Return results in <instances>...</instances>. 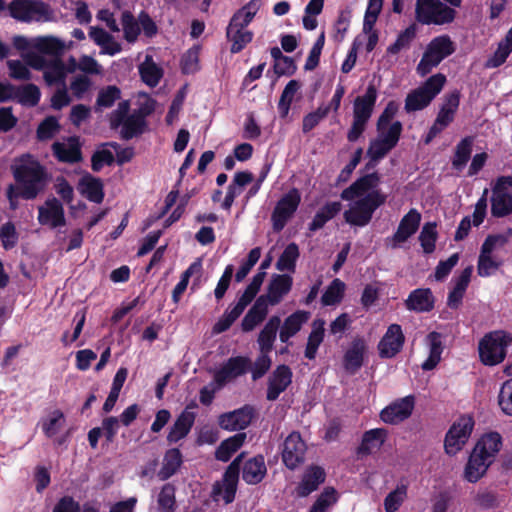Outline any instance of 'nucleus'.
<instances>
[{"instance_id":"48","label":"nucleus","mask_w":512,"mask_h":512,"mask_svg":"<svg viewBox=\"0 0 512 512\" xmlns=\"http://www.w3.org/2000/svg\"><path fill=\"white\" fill-rule=\"evenodd\" d=\"M32 46L40 53L58 55L63 51L64 44L53 36H39L33 40Z\"/></svg>"},{"instance_id":"56","label":"nucleus","mask_w":512,"mask_h":512,"mask_svg":"<svg viewBox=\"0 0 512 512\" xmlns=\"http://www.w3.org/2000/svg\"><path fill=\"white\" fill-rule=\"evenodd\" d=\"M407 489V485L401 483L385 497L384 508L386 512H396L400 508L407 496Z\"/></svg>"},{"instance_id":"49","label":"nucleus","mask_w":512,"mask_h":512,"mask_svg":"<svg viewBox=\"0 0 512 512\" xmlns=\"http://www.w3.org/2000/svg\"><path fill=\"white\" fill-rule=\"evenodd\" d=\"M13 97L21 104L33 107L39 103L41 92L38 86L29 83L15 89Z\"/></svg>"},{"instance_id":"37","label":"nucleus","mask_w":512,"mask_h":512,"mask_svg":"<svg viewBox=\"0 0 512 512\" xmlns=\"http://www.w3.org/2000/svg\"><path fill=\"white\" fill-rule=\"evenodd\" d=\"M388 432L384 428H374L364 432L358 447L359 455H369L374 449H379L385 442Z\"/></svg>"},{"instance_id":"38","label":"nucleus","mask_w":512,"mask_h":512,"mask_svg":"<svg viewBox=\"0 0 512 512\" xmlns=\"http://www.w3.org/2000/svg\"><path fill=\"white\" fill-rule=\"evenodd\" d=\"M342 209V204L338 201L328 202L322 206L315 214L314 218L308 225L311 232H315L325 226V224L333 219Z\"/></svg>"},{"instance_id":"21","label":"nucleus","mask_w":512,"mask_h":512,"mask_svg":"<svg viewBox=\"0 0 512 512\" xmlns=\"http://www.w3.org/2000/svg\"><path fill=\"white\" fill-rule=\"evenodd\" d=\"M292 370L288 365H278L268 379L266 399L275 401L292 382Z\"/></svg>"},{"instance_id":"8","label":"nucleus","mask_w":512,"mask_h":512,"mask_svg":"<svg viewBox=\"0 0 512 512\" xmlns=\"http://www.w3.org/2000/svg\"><path fill=\"white\" fill-rule=\"evenodd\" d=\"M474 424V419L470 415H463L452 424L444 439V449L448 455H456L462 450L470 438Z\"/></svg>"},{"instance_id":"5","label":"nucleus","mask_w":512,"mask_h":512,"mask_svg":"<svg viewBox=\"0 0 512 512\" xmlns=\"http://www.w3.org/2000/svg\"><path fill=\"white\" fill-rule=\"evenodd\" d=\"M377 95L375 85L369 84L365 93L354 100L353 122L347 133V140L349 142H356L364 133L367 123L372 116Z\"/></svg>"},{"instance_id":"12","label":"nucleus","mask_w":512,"mask_h":512,"mask_svg":"<svg viewBox=\"0 0 512 512\" xmlns=\"http://www.w3.org/2000/svg\"><path fill=\"white\" fill-rule=\"evenodd\" d=\"M307 445L299 432L293 431L283 442L282 461L289 470H295L305 461Z\"/></svg>"},{"instance_id":"15","label":"nucleus","mask_w":512,"mask_h":512,"mask_svg":"<svg viewBox=\"0 0 512 512\" xmlns=\"http://www.w3.org/2000/svg\"><path fill=\"white\" fill-rule=\"evenodd\" d=\"M255 415V408L252 405L245 404L241 408L221 414L218 418V424L227 431L244 430L251 424Z\"/></svg>"},{"instance_id":"2","label":"nucleus","mask_w":512,"mask_h":512,"mask_svg":"<svg viewBox=\"0 0 512 512\" xmlns=\"http://www.w3.org/2000/svg\"><path fill=\"white\" fill-rule=\"evenodd\" d=\"M13 176L25 200L35 199L49 182L46 168L30 154L23 155L20 163L13 167Z\"/></svg>"},{"instance_id":"11","label":"nucleus","mask_w":512,"mask_h":512,"mask_svg":"<svg viewBox=\"0 0 512 512\" xmlns=\"http://www.w3.org/2000/svg\"><path fill=\"white\" fill-rule=\"evenodd\" d=\"M507 187H512V177L500 176L491 197V213L496 218L506 217L512 213V195L506 191Z\"/></svg>"},{"instance_id":"63","label":"nucleus","mask_w":512,"mask_h":512,"mask_svg":"<svg viewBox=\"0 0 512 512\" xmlns=\"http://www.w3.org/2000/svg\"><path fill=\"white\" fill-rule=\"evenodd\" d=\"M270 352H260L253 365L251 364L252 379L254 381L262 378L271 368L272 360Z\"/></svg>"},{"instance_id":"60","label":"nucleus","mask_w":512,"mask_h":512,"mask_svg":"<svg viewBox=\"0 0 512 512\" xmlns=\"http://www.w3.org/2000/svg\"><path fill=\"white\" fill-rule=\"evenodd\" d=\"M0 240L3 248L7 251L17 245L19 234L13 222L8 221L0 227Z\"/></svg>"},{"instance_id":"35","label":"nucleus","mask_w":512,"mask_h":512,"mask_svg":"<svg viewBox=\"0 0 512 512\" xmlns=\"http://www.w3.org/2000/svg\"><path fill=\"white\" fill-rule=\"evenodd\" d=\"M325 336V320L316 318L311 324V332L309 333L304 355L309 360H314L317 355L319 346Z\"/></svg>"},{"instance_id":"16","label":"nucleus","mask_w":512,"mask_h":512,"mask_svg":"<svg viewBox=\"0 0 512 512\" xmlns=\"http://www.w3.org/2000/svg\"><path fill=\"white\" fill-rule=\"evenodd\" d=\"M415 407V397L408 395L396 399L380 412V419L387 424H398L408 419Z\"/></svg>"},{"instance_id":"43","label":"nucleus","mask_w":512,"mask_h":512,"mask_svg":"<svg viewBox=\"0 0 512 512\" xmlns=\"http://www.w3.org/2000/svg\"><path fill=\"white\" fill-rule=\"evenodd\" d=\"M473 143L474 138L472 136H466L456 145L451 161L452 167L455 170L461 171L466 166L472 154Z\"/></svg>"},{"instance_id":"46","label":"nucleus","mask_w":512,"mask_h":512,"mask_svg":"<svg viewBox=\"0 0 512 512\" xmlns=\"http://www.w3.org/2000/svg\"><path fill=\"white\" fill-rule=\"evenodd\" d=\"M300 88V81L295 79L290 80L284 87L278 102V110L282 118L287 117L291 108V104L294 100V96L300 90Z\"/></svg>"},{"instance_id":"26","label":"nucleus","mask_w":512,"mask_h":512,"mask_svg":"<svg viewBox=\"0 0 512 512\" xmlns=\"http://www.w3.org/2000/svg\"><path fill=\"white\" fill-rule=\"evenodd\" d=\"M366 350L367 345L362 337L352 340L343 357V367L348 373L355 374L363 366Z\"/></svg>"},{"instance_id":"33","label":"nucleus","mask_w":512,"mask_h":512,"mask_svg":"<svg viewBox=\"0 0 512 512\" xmlns=\"http://www.w3.org/2000/svg\"><path fill=\"white\" fill-rule=\"evenodd\" d=\"M183 464V455L179 448H170L165 451L162 467L157 473L161 481H166L174 476Z\"/></svg>"},{"instance_id":"31","label":"nucleus","mask_w":512,"mask_h":512,"mask_svg":"<svg viewBox=\"0 0 512 512\" xmlns=\"http://www.w3.org/2000/svg\"><path fill=\"white\" fill-rule=\"evenodd\" d=\"M269 304L265 302L264 297H258L252 307L248 310L241 322L243 332L252 331L257 325L262 323L268 314Z\"/></svg>"},{"instance_id":"54","label":"nucleus","mask_w":512,"mask_h":512,"mask_svg":"<svg viewBox=\"0 0 512 512\" xmlns=\"http://www.w3.org/2000/svg\"><path fill=\"white\" fill-rule=\"evenodd\" d=\"M415 37L416 26L415 24H411L405 30L399 33L393 44L388 46L387 53L391 55H396L401 50L409 48L411 42L414 40Z\"/></svg>"},{"instance_id":"44","label":"nucleus","mask_w":512,"mask_h":512,"mask_svg":"<svg viewBox=\"0 0 512 512\" xmlns=\"http://www.w3.org/2000/svg\"><path fill=\"white\" fill-rule=\"evenodd\" d=\"M426 48L441 61L455 52L454 43L448 35L433 38Z\"/></svg>"},{"instance_id":"4","label":"nucleus","mask_w":512,"mask_h":512,"mask_svg":"<svg viewBox=\"0 0 512 512\" xmlns=\"http://www.w3.org/2000/svg\"><path fill=\"white\" fill-rule=\"evenodd\" d=\"M512 345V334L506 330H493L479 341L480 361L486 366H496L507 356V348Z\"/></svg>"},{"instance_id":"24","label":"nucleus","mask_w":512,"mask_h":512,"mask_svg":"<svg viewBox=\"0 0 512 512\" xmlns=\"http://www.w3.org/2000/svg\"><path fill=\"white\" fill-rule=\"evenodd\" d=\"M404 304L409 311L426 313L434 309L435 297L430 288H417L410 292Z\"/></svg>"},{"instance_id":"45","label":"nucleus","mask_w":512,"mask_h":512,"mask_svg":"<svg viewBox=\"0 0 512 512\" xmlns=\"http://www.w3.org/2000/svg\"><path fill=\"white\" fill-rule=\"evenodd\" d=\"M345 288V283L339 278L332 280L321 296L322 305L334 306L339 304L343 300Z\"/></svg>"},{"instance_id":"17","label":"nucleus","mask_w":512,"mask_h":512,"mask_svg":"<svg viewBox=\"0 0 512 512\" xmlns=\"http://www.w3.org/2000/svg\"><path fill=\"white\" fill-rule=\"evenodd\" d=\"M404 343L405 335L401 325H389L377 346L380 358L390 359L395 357L402 350Z\"/></svg>"},{"instance_id":"23","label":"nucleus","mask_w":512,"mask_h":512,"mask_svg":"<svg viewBox=\"0 0 512 512\" xmlns=\"http://www.w3.org/2000/svg\"><path fill=\"white\" fill-rule=\"evenodd\" d=\"M292 285L293 279L290 275L275 274L267 287V293L259 297H264L265 302L269 305H277L290 292Z\"/></svg>"},{"instance_id":"9","label":"nucleus","mask_w":512,"mask_h":512,"mask_svg":"<svg viewBox=\"0 0 512 512\" xmlns=\"http://www.w3.org/2000/svg\"><path fill=\"white\" fill-rule=\"evenodd\" d=\"M301 202V195L297 188L290 189L276 203L272 214L271 222L274 232H281L288 221L297 211Z\"/></svg>"},{"instance_id":"62","label":"nucleus","mask_w":512,"mask_h":512,"mask_svg":"<svg viewBox=\"0 0 512 512\" xmlns=\"http://www.w3.org/2000/svg\"><path fill=\"white\" fill-rule=\"evenodd\" d=\"M64 422V413L59 409H55L49 419L43 423L42 430L48 438H52L60 430Z\"/></svg>"},{"instance_id":"32","label":"nucleus","mask_w":512,"mask_h":512,"mask_svg":"<svg viewBox=\"0 0 512 512\" xmlns=\"http://www.w3.org/2000/svg\"><path fill=\"white\" fill-rule=\"evenodd\" d=\"M266 474L267 468L262 455L247 460L242 468V479L249 485L259 484Z\"/></svg>"},{"instance_id":"34","label":"nucleus","mask_w":512,"mask_h":512,"mask_svg":"<svg viewBox=\"0 0 512 512\" xmlns=\"http://www.w3.org/2000/svg\"><path fill=\"white\" fill-rule=\"evenodd\" d=\"M280 324L281 319L277 315H273L268 319L257 338L260 352H271L273 350Z\"/></svg>"},{"instance_id":"25","label":"nucleus","mask_w":512,"mask_h":512,"mask_svg":"<svg viewBox=\"0 0 512 512\" xmlns=\"http://www.w3.org/2000/svg\"><path fill=\"white\" fill-rule=\"evenodd\" d=\"M421 214L416 209H411L401 219L396 232L392 236V247L396 248L399 244L407 241L419 228Z\"/></svg>"},{"instance_id":"40","label":"nucleus","mask_w":512,"mask_h":512,"mask_svg":"<svg viewBox=\"0 0 512 512\" xmlns=\"http://www.w3.org/2000/svg\"><path fill=\"white\" fill-rule=\"evenodd\" d=\"M139 74L146 85L155 87L163 77V70L153 61L152 56L147 55L144 62L139 65Z\"/></svg>"},{"instance_id":"39","label":"nucleus","mask_w":512,"mask_h":512,"mask_svg":"<svg viewBox=\"0 0 512 512\" xmlns=\"http://www.w3.org/2000/svg\"><path fill=\"white\" fill-rule=\"evenodd\" d=\"M245 439V433H238L225 439L217 447L215 458L222 462L229 461L232 455L243 445Z\"/></svg>"},{"instance_id":"53","label":"nucleus","mask_w":512,"mask_h":512,"mask_svg":"<svg viewBox=\"0 0 512 512\" xmlns=\"http://www.w3.org/2000/svg\"><path fill=\"white\" fill-rule=\"evenodd\" d=\"M437 224L435 222H427L422 227L419 235V241L425 254H431L435 251L436 241L438 238Z\"/></svg>"},{"instance_id":"47","label":"nucleus","mask_w":512,"mask_h":512,"mask_svg":"<svg viewBox=\"0 0 512 512\" xmlns=\"http://www.w3.org/2000/svg\"><path fill=\"white\" fill-rule=\"evenodd\" d=\"M299 255L300 252L298 245L294 242L288 244L279 256L276 262V268L279 271L294 272Z\"/></svg>"},{"instance_id":"36","label":"nucleus","mask_w":512,"mask_h":512,"mask_svg":"<svg viewBox=\"0 0 512 512\" xmlns=\"http://www.w3.org/2000/svg\"><path fill=\"white\" fill-rule=\"evenodd\" d=\"M150 111H144L143 109L134 112L129 115L122 124L121 137L124 140H130L133 137L141 135L144 132L146 126V116Z\"/></svg>"},{"instance_id":"13","label":"nucleus","mask_w":512,"mask_h":512,"mask_svg":"<svg viewBox=\"0 0 512 512\" xmlns=\"http://www.w3.org/2000/svg\"><path fill=\"white\" fill-rule=\"evenodd\" d=\"M402 130L403 125L400 121L393 122L382 137L371 141L367 155L372 160L384 158L398 144Z\"/></svg>"},{"instance_id":"64","label":"nucleus","mask_w":512,"mask_h":512,"mask_svg":"<svg viewBox=\"0 0 512 512\" xmlns=\"http://www.w3.org/2000/svg\"><path fill=\"white\" fill-rule=\"evenodd\" d=\"M498 403L501 410L512 416V378L505 381L500 389Z\"/></svg>"},{"instance_id":"1","label":"nucleus","mask_w":512,"mask_h":512,"mask_svg":"<svg viewBox=\"0 0 512 512\" xmlns=\"http://www.w3.org/2000/svg\"><path fill=\"white\" fill-rule=\"evenodd\" d=\"M502 447V436L491 431L483 434L473 448L465 466V479L476 483L484 476L489 466L494 462L496 455Z\"/></svg>"},{"instance_id":"28","label":"nucleus","mask_w":512,"mask_h":512,"mask_svg":"<svg viewBox=\"0 0 512 512\" xmlns=\"http://www.w3.org/2000/svg\"><path fill=\"white\" fill-rule=\"evenodd\" d=\"M311 313L305 310H297L289 315L280 324L279 339L282 343H287L294 337L302 328V326L309 320Z\"/></svg>"},{"instance_id":"27","label":"nucleus","mask_w":512,"mask_h":512,"mask_svg":"<svg viewBox=\"0 0 512 512\" xmlns=\"http://www.w3.org/2000/svg\"><path fill=\"white\" fill-rule=\"evenodd\" d=\"M77 190L79 193L87 198L90 202L97 204L102 203L104 199V185L100 178L91 175L90 173L84 174L78 181Z\"/></svg>"},{"instance_id":"52","label":"nucleus","mask_w":512,"mask_h":512,"mask_svg":"<svg viewBox=\"0 0 512 512\" xmlns=\"http://www.w3.org/2000/svg\"><path fill=\"white\" fill-rule=\"evenodd\" d=\"M432 99L420 88V86L410 93L405 99V110L407 113L423 110L426 108Z\"/></svg>"},{"instance_id":"18","label":"nucleus","mask_w":512,"mask_h":512,"mask_svg":"<svg viewBox=\"0 0 512 512\" xmlns=\"http://www.w3.org/2000/svg\"><path fill=\"white\" fill-rule=\"evenodd\" d=\"M326 480L325 469L319 465L311 464L307 466L302 474L301 480L295 487L296 496L305 498L318 490L321 484Z\"/></svg>"},{"instance_id":"6","label":"nucleus","mask_w":512,"mask_h":512,"mask_svg":"<svg viewBox=\"0 0 512 512\" xmlns=\"http://www.w3.org/2000/svg\"><path fill=\"white\" fill-rule=\"evenodd\" d=\"M7 8L13 19L23 23L49 22L54 18L51 6L42 0H12Z\"/></svg>"},{"instance_id":"50","label":"nucleus","mask_w":512,"mask_h":512,"mask_svg":"<svg viewBox=\"0 0 512 512\" xmlns=\"http://www.w3.org/2000/svg\"><path fill=\"white\" fill-rule=\"evenodd\" d=\"M121 24L123 28V37L128 43H134L141 33L139 20L128 10L122 12Z\"/></svg>"},{"instance_id":"7","label":"nucleus","mask_w":512,"mask_h":512,"mask_svg":"<svg viewBox=\"0 0 512 512\" xmlns=\"http://www.w3.org/2000/svg\"><path fill=\"white\" fill-rule=\"evenodd\" d=\"M456 11L440 0H416L415 19L422 25H444L454 21Z\"/></svg>"},{"instance_id":"59","label":"nucleus","mask_w":512,"mask_h":512,"mask_svg":"<svg viewBox=\"0 0 512 512\" xmlns=\"http://www.w3.org/2000/svg\"><path fill=\"white\" fill-rule=\"evenodd\" d=\"M199 51L198 46L188 49L181 58V71L183 74H193L199 70Z\"/></svg>"},{"instance_id":"55","label":"nucleus","mask_w":512,"mask_h":512,"mask_svg":"<svg viewBox=\"0 0 512 512\" xmlns=\"http://www.w3.org/2000/svg\"><path fill=\"white\" fill-rule=\"evenodd\" d=\"M337 491L333 487H326L317 497L309 512H327L328 508L337 502Z\"/></svg>"},{"instance_id":"20","label":"nucleus","mask_w":512,"mask_h":512,"mask_svg":"<svg viewBox=\"0 0 512 512\" xmlns=\"http://www.w3.org/2000/svg\"><path fill=\"white\" fill-rule=\"evenodd\" d=\"M38 222L50 228L62 227L66 224L62 203L55 197L48 198L43 206L38 207Z\"/></svg>"},{"instance_id":"22","label":"nucleus","mask_w":512,"mask_h":512,"mask_svg":"<svg viewBox=\"0 0 512 512\" xmlns=\"http://www.w3.org/2000/svg\"><path fill=\"white\" fill-rule=\"evenodd\" d=\"M52 152L57 160L62 163L75 164L83 159L81 143L77 136L69 137L67 143L54 142Z\"/></svg>"},{"instance_id":"19","label":"nucleus","mask_w":512,"mask_h":512,"mask_svg":"<svg viewBox=\"0 0 512 512\" xmlns=\"http://www.w3.org/2000/svg\"><path fill=\"white\" fill-rule=\"evenodd\" d=\"M380 174L378 172H372L359 177L349 187L345 188L340 197L345 201H352L355 198L363 197L373 190H379Z\"/></svg>"},{"instance_id":"41","label":"nucleus","mask_w":512,"mask_h":512,"mask_svg":"<svg viewBox=\"0 0 512 512\" xmlns=\"http://www.w3.org/2000/svg\"><path fill=\"white\" fill-rule=\"evenodd\" d=\"M387 196L381 190H373L359 198L354 204L371 219L374 212L386 202Z\"/></svg>"},{"instance_id":"61","label":"nucleus","mask_w":512,"mask_h":512,"mask_svg":"<svg viewBox=\"0 0 512 512\" xmlns=\"http://www.w3.org/2000/svg\"><path fill=\"white\" fill-rule=\"evenodd\" d=\"M447 79L442 73L430 76L420 88L433 100L443 89Z\"/></svg>"},{"instance_id":"29","label":"nucleus","mask_w":512,"mask_h":512,"mask_svg":"<svg viewBox=\"0 0 512 512\" xmlns=\"http://www.w3.org/2000/svg\"><path fill=\"white\" fill-rule=\"evenodd\" d=\"M443 338V335L436 331H432L426 336L425 341L429 348V355L421 365L424 371L433 370L440 363L444 350Z\"/></svg>"},{"instance_id":"42","label":"nucleus","mask_w":512,"mask_h":512,"mask_svg":"<svg viewBox=\"0 0 512 512\" xmlns=\"http://www.w3.org/2000/svg\"><path fill=\"white\" fill-rule=\"evenodd\" d=\"M72 71L73 69H69V72ZM67 72L68 70L66 69L63 61L60 59H55L49 61V65L43 73V78L48 86L58 84L62 87L66 86L65 79Z\"/></svg>"},{"instance_id":"51","label":"nucleus","mask_w":512,"mask_h":512,"mask_svg":"<svg viewBox=\"0 0 512 512\" xmlns=\"http://www.w3.org/2000/svg\"><path fill=\"white\" fill-rule=\"evenodd\" d=\"M176 487L172 483H165L157 496L158 509L161 512H174L176 508Z\"/></svg>"},{"instance_id":"30","label":"nucleus","mask_w":512,"mask_h":512,"mask_svg":"<svg viewBox=\"0 0 512 512\" xmlns=\"http://www.w3.org/2000/svg\"><path fill=\"white\" fill-rule=\"evenodd\" d=\"M194 421V413L188 412L186 410L181 412L180 415L176 418L174 424L169 429L166 437L167 442L169 444H174L184 439L191 431Z\"/></svg>"},{"instance_id":"57","label":"nucleus","mask_w":512,"mask_h":512,"mask_svg":"<svg viewBox=\"0 0 512 512\" xmlns=\"http://www.w3.org/2000/svg\"><path fill=\"white\" fill-rule=\"evenodd\" d=\"M121 98V90L116 85H108L98 92L96 105L100 108H111Z\"/></svg>"},{"instance_id":"58","label":"nucleus","mask_w":512,"mask_h":512,"mask_svg":"<svg viewBox=\"0 0 512 512\" xmlns=\"http://www.w3.org/2000/svg\"><path fill=\"white\" fill-rule=\"evenodd\" d=\"M59 130L58 119L55 116H48L38 125L36 135L38 140L45 141L53 138Z\"/></svg>"},{"instance_id":"14","label":"nucleus","mask_w":512,"mask_h":512,"mask_svg":"<svg viewBox=\"0 0 512 512\" xmlns=\"http://www.w3.org/2000/svg\"><path fill=\"white\" fill-rule=\"evenodd\" d=\"M251 368V360L245 356L230 357L213 376L216 388H223L231 380L244 375Z\"/></svg>"},{"instance_id":"3","label":"nucleus","mask_w":512,"mask_h":512,"mask_svg":"<svg viewBox=\"0 0 512 512\" xmlns=\"http://www.w3.org/2000/svg\"><path fill=\"white\" fill-rule=\"evenodd\" d=\"M261 5V0H250L231 17L226 28V38L231 42L230 52L232 54L240 53L252 42L254 34L245 28L253 21Z\"/></svg>"},{"instance_id":"10","label":"nucleus","mask_w":512,"mask_h":512,"mask_svg":"<svg viewBox=\"0 0 512 512\" xmlns=\"http://www.w3.org/2000/svg\"><path fill=\"white\" fill-rule=\"evenodd\" d=\"M243 458L244 453H241L238 456H236L234 460L228 465L223 474V483L217 481L213 484V497L222 495L223 500L226 504H230L234 501Z\"/></svg>"}]
</instances>
